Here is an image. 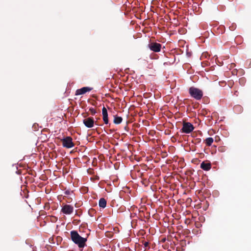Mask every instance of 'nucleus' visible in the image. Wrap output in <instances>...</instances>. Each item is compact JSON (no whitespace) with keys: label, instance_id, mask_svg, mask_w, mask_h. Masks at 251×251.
<instances>
[{"label":"nucleus","instance_id":"1","mask_svg":"<svg viewBox=\"0 0 251 251\" xmlns=\"http://www.w3.org/2000/svg\"><path fill=\"white\" fill-rule=\"evenodd\" d=\"M70 234L72 240L79 248H83L86 245L87 239L80 236L76 231H71Z\"/></svg>","mask_w":251,"mask_h":251},{"label":"nucleus","instance_id":"2","mask_svg":"<svg viewBox=\"0 0 251 251\" xmlns=\"http://www.w3.org/2000/svg\"><path fill=\"white\" fill-rule=\"evenodd\" d=\"M189 93L190 96L196 100H200L203 96L202 91L194 87H191L189 89Z\"/></svg>","mask_w":251,"mask_h":251},{"label":"nucleus","instance_id":"3","mask_svg":"<svg viewBox=\"0 0 251 251\" xmlns=\"http://www.w3.org/2000/svg\"><path fill=\"white\" fill-rule=\"evenodd\" d=\"M62 145L64 147L70 149L74 147L75 144L72 141V138L70 136H67L61 139Z\"/></svg>","mask_w":251,"mask_h":251},{"label":"nucleus","instance_id":"4","mask_svg":"<svg viewBox=\"0 0 251 251\" xmlns=\"http://www.w3.org/2000/svg\"><path fill=\"white\" fill-rule=\"evenodd\" d=\"M194 127L192 124L189 122H184L183 124V127L181 129V132L184 133H190L191 132Z\"/></svg>","mask_w":251,"mask_h":251},{"label":"nucleus","instance_id":"5","mask_svg":"<svg viewBox=\"0 0 251 251\" xmlns=\"http://www.w3.org/2000/svg\"><path fill=\"white\" fill-rule=\"evenodd\" d=\"M161 44L156 42H151L148 44V48L152 51L158 52L161 50Z\"/></svg>","mask_w":251,"mask_h":251},{"label":"nucleus","instance_id":"6","mask_svg":"<svg viewBox=\"0 0 251 251\" xmlns=\"http://www.w3.org/2000/svg\"><path fill=\"white\" fill-rule=\"evenodd\" d=\"M83 123L88 128H91L94 126L95 121L93 117H88L83 120Z\"/></svg>","mask_w":251,"mask_h":251},{"label":"nucleus","instance_id":"7","mask_svg":"<svg viewBox=\"0 0 251 251\" xmlns=\"http://www.w3.org/2000/svg\"><path fill=\"white\" fill-rule=\"evenodd\" d=\"M74 211V207L73 206L68 204L64 205L61 209V212L64 214L69 215L73 213Z\"/></svg>","mask_w":251,"mask_h":251},{"label":"nucleus","instance_id":"8","mask_svg":"<svg viewBox=\"0 0 251 251\" xmlns=\"http://www.w3.org/2000/svg\"><path fill=\"white\" fill-rule=\"evenodd\" d=\"M93 89L92 88L89 87H84L80 89H77L75 92V95H81L85 94L86 92H90Z\"/></svg>","mask_w":251,"mask_h":251},{"label":"nucleus","instance_id":"9","mask_svg":"<svg viewBox=\"0 0 251 251\" xmlns=\"http://www.w3.org/2000/svg\"><path fill=\"white\" fill-rule=\"evenodd\" d=\"M102 119L105 124H108L109 123L108 118V113L106 108L105 107H103L102 109Z\"/></svg>","mask_w":251,"mask_h":251},{"label":"nucleus","instance_id":"10","mask_svg":"<svg viewBox=\"0 0 251 251\" xmlns=\"http://www.w3.org/2000/svg\"><path fill=\"white\" fill-rule=\"evenodd\" d=\"M201 168L204 171H209L211 168V165L210 162L205 163L204 161L201 164Z\"/></svg>","mask_w":251,"mask_h":251},{"label":"nucleus","instance_id":"11","mask_svg":"<svg viewBox=\"0 0 251 251\" xmlns=\"http://www.w3.org/2000/svg\"><path fill=\"white\" fill-rule=\"evenodd\" d=\"M106 201L104 198H100L99 200V205L100 207L104 208L106 206Z\"/></svg>","mask_w":251,"mask_h":251},{"label":"nucleus","instance_id":"12","mask_svg":"<svg viewBox=\"0 0 251 251\" xmlns=\"http://www.w3.org/2000/svg\"><path fill=\"white\" fill-rule=\"evenodd\" d=\"M113 122L115 124H120L123 121L121 117L117 116V115L114 116Z\"/></svg>","mask_w":251,"mask_h":251},{"label":"nucleus","instance_id":"13","mask_svg":"<svg viewBox=\"0 0 251 251\" xmlns=\"http://www.w3.org/2000/svg\"><path fill=\"white\" fill-rule=\"evenodd\" d=\"M213 138L208 137L205 140V143L207 146H210L213 143Z\"/></svg>","mask_w":251,"mask_h":251},{"label":"nucleus","instance_id":"14","mask_svg":"<svg viewBox=\"0 0 251 251\" xmlns=\"http://www.w3.org/2000/svg\"><path fill=\"white\" fill-rule=\"evenodd\" d=\"M89 111L91 112L92 115H94L96 113V109L92 107L89 109Z\"/></svg>","mask_w":251,"mask_h":251},{"label":"nucleus","instance_id":"15","mask_svg":"<svg viewBox=\"0 0 251 251\" xmlns=\"http://www.w3.org/2000/svg\"><path fill=\"white\" fill-rule=\"evenodd\" d=\"M144 246H145V247H147V246H149V243H148V242H145V243H144Z\"/></svg>","mask_w":251,"mask_h":251},{"label":"nucleus","instance_id":"16","mask_svg":"<svg viewBox=\"0 0 251 251\" xmlns=\"http://www.w3.org/2000/svg\"><path fill=\"white\" fill-rule=\"evenodd\" d=\"M75 220H74V222L73 223H76L75 222Z\"/></svg>","mask_w":251,"mask_h":251},{"label":"nucleus","instance_id":"17","mask_svg":"<svg viewBox=\"0 0 251 251\" xmlns=\"http://www.w3.org/2000/svg\"><path fill=\"white\" fill-rule=\"evenodd\" d=\"M243 80V79H240V81H241V80Z\"/></svg>","mask_w":251,"mask_h":251}]
</instances>
